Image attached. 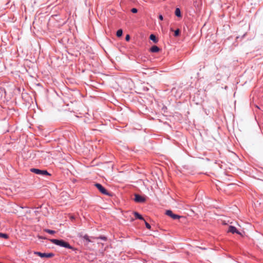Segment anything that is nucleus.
<instances>
[{"label":"nucleus","instance_id":"f257e3e1","mask_svg":"<svg viewBox=\"0 0 263 263\" xmlns=\"http://www.w3.org/2000/svg\"><path fill=\"white\" fill-rule=\"evenodd\" d=\"M50 241L54 245H56L61 247H64L65 248L71 249L72 251H75L76 252L78 250L77 249L72 247L69 244V243L64 241L63 239H50Z\"/></svg>","mask_w":263,"mask_h":263},{"label":"nucleus","instance_id":"f03ea898","mask_svg":"<svg viewBox=\"0 0 263 263\" xmlns=\"http://www.w3.org/2000/svg\"><path fill=\"white\" fill-rule=\"evenodd\" d=\"M30 171L36 174L40 175L42 176L50 175V174L46 170H41L37 168H32L30 169Z\"/></svg>","mask_w":263,"mask_h":263},{"label":"nucleus","instance_id":"7ed1b4c3","mask_svg":"<svg viewBox=\"0 0 263 263\" xmlns=\"http://www.w3.org/2000/svg\"><path fill=\"white\" fill-rule=\"evenodd\" d=\"M34 254L38 255L41 258H51L54 256V254L52 253H42L40 252H34Z\"/></svg>","mask_w":263,"mask_h":263},{"label":"nucleus","instance_id":"20e7f679","mask_svg":"<svg viewBox=\"0 0 263 263\" xmlns=\"http://www.w3.org/2000/svg\"><path fill=\"white\" fill-rule=\"evenodd\" d=\"M95 186L104 195H108V193L106 190L100 183H95Z\"/></svg>","mask_w":263,"mask_h":263},{"label":"nucleus","instance_id":"39448f33","mask_svg":"<svg viewBox=\"0 0 263 263\" xmlns=\"http://www.w3.org/2000/svg\"><path fill=\"white\" fill-rule=\"evenodd\" d=\"M166 215L171 217L173 219H177L180 218V216L178 215L174 214L171 210H167L165 212Z\"/></svg>","mask_w":263,"mask_h":263},{"label":"nucleus","instance_id":"423d86ee","mask_svg":"<svg viewBox=\"0 0 263 263\" xmlns=\"http://www.w3.org/2000/svg\"><path fill=\"white\" fill-rule=\"evenodd\" d=\"M135 201L136 202L142 203L144 202L145 201V199L143 197L138 194H135Z\"/></svg>","mask_w":263,"mask_h":263},{"label":"nucleus","instance_id":"0eeeda50","mask_svg":"<svg viewBox=\"0 0 263 263\" xmlns=\"http://www.w3.org/2000/svg\"><path fill=\"white\" fill-rule=\"evenodd\" d=\"M228 231L229 232H231L233 234L237 233V234H240V233L238 231V230L236 229V228L232 226H230L229 227V229Z\"/></svg>","mask_w":263,"mask_h":263},{"label":"nucleus","instance_id":"6e6552de","mask_svg":"<svg viewBox=\"0 0 263 263\" xmlns=\"http://www.w3.org/2000/svg\"><path fill=\"white\" fill-rule=\"evenodd\" d=\"M160 49L157 46H153L151 48V51L152 52H157L159 51Z\"/></svg>","mask_w":263,"mask_h":263},{"label":"nucleus","instance_id":"1a4fd4ad","mask_svg":"<svg viewBox=\"0 0 263 263\" xmlns=\"http://www.w3.org/2000/svg\"><path fill=\"white\" fill-rule=\"evenodd\" d=\"M134 215L135 216V217L137 219H140V220H144V218L141 215H140L139 213H138V212H134Z\"/></svg>","mask_w":263,"mask_h":263},{"label":"nucleus","instance_id":"9d476101","mask_svg":"<svg viewBox=\"0 0 263 263\" xmlns=\"http://www.w3.org/2000/svg\"><path fill=\"white\" fill-rule=\"evenodd\" d=\"M149 39L153 41L155 43H156L158 42V40H157L156 36L153 34L150 35Z\"/></svg>","mask_w":263,"mask_h":263},{"label":"nucleus","instance_id":"9b49d317","mask_svg":"<svg viewBox=\"0 0 263 263\" xmlns=\"http://www.w3.org/2000/svg\"><path fill=\"white\" fill-rule=\"evenodd\" d=\"M175 15L177 16V17H180L181 16V11H180V10L179 8H177L176 9H175Z\"/></svg>","mask_w":263,"mask_h":263},{"label":"nucleus","instance_id":"f8f14e48","mask_svg":"<svg viewBox=\"0 0 263 263\" xmlns=\"http://www.w3.org/2000/svg\"><path fill=\"white\" fill-rule=\"evenodd\" d=\"M123 31L122 29H119L117 31L116 35L118 37H121L122 35Z\"/></svg>","mask_w":263,"mask_h":263},{"label":"nucleus","instance_id":"ddd939ff","mask_svg":"<svg viewBox=\"0 0 263 263\" xmlns=\"http://www.w3.org/2000/svg\"><path fill=\"white\" fill-rule=\"evenodd\" d=\"M45 231L50 234H54L55 233L54 231L49 229H45Z\"/></svg>","mask_w":263,"mask_h":263},{"label":"nucleus","instance_id":"4468645a","mask_svg":"<svg viewBox=\"0 0 263 263\" xmlns=\"http://www.w3.org/2000/svg\"><path fill=\"white\" fill-rule=\"evenodd\" d=\"M0 237L4 238L5 239H7L8 238V236L7 234L2 233H0Z\"/></svg>","mask_w":263,"mask_h":263},{"label":"nucleus","instance_id":"2eb2a0df","mask_svg":"<svg viewBox=\"0 0 263 263\" xmlns=\"http://www.w3.org/2000/svg\"><path fill=\"white\" fill-rule=\"evenodd\" d=\"M83 238H84V240H86V241L87 242H90V239H89V236H88V235H85L83 236Z\"/></svg>","mask_w":263,"mask_h":263},{"label":"nucleus","instance_id":"dca6fc26","mask_svg":"<svg viewBox=\"0 0 263 263\" xmlns=\"http://www.w3.org/2000/svg\"><path fill=\"white\" fill-rule=\"evenodd\" d=\"M179 34H180V30H179V29H177V30H176L175 31L174 35L175 36H178L179 35Z\"/></svg>","mask_w":263,"mask_h":263},{"label":"nucleus","instance_id":"f3484780","mask_svg":"<svg viewBox=\"0 0 263 263\" xmlns=\"http://www.w3.org/2000/svg\"><path fill=\"white\" fill-rule=\"evenodd\" d=\"M96 238L97 239H100L103 240L104 241L106 240V239H107V238L105 236H99L98 237H96Z\"/></svg>","mask_w":263,"mask_h":263},{"label":"nucleus","instance_id":"a211bd4d","mask_svg":"<svg viewBox=\"0 0 263 263\" xmlns=\"http://www.w3.org/2000/svg\"><path fill=\"white\" fill-rule=\"evenodd\" d=\"M144 221L145 222V224L146 228L148 229H151V225L148 223H147L145 220Z\"/></svg>","mask_w":263,"mask_h":263},{"label":"nucleus","instance_id":"6ab92c4d","mask_svg":"<svg viewBox=\"0 0 263 263\" xmlns=\"http://www.w3.org/2000/svg\"><path fill=\"white\" fill-rule=\"evenodd\" d=\"M131 11L134 13H136L137 12L138 10L136 8H134L132 9Z\"/></svg>","mask_w":263,"mask_h":263},{"label":"nucleus","instance_id":"aec40b11","mask_svg":"<svg viewBox=\"0 0 263 263\" xmlns=\"http://www.w3.org/2000/svg\"><path fill=\"white\" fill-rule=\"evenodd\" d=\"M130 40V35L129 34H127L125 36V40L126 41H128Z\"/></svg>","mask_w":263,"mask_h":263},{"label":"nucleus","instance_id":"412c9836","mask_svg":"<svg viewBox=\"0 0 263 263\" xmlns=\"http://www.w3.org/2000/svg\"><path fill=\"white\" fill-rule=\"evenodd\" d=\"M159 18L160 20H163V16L162 15H160L159 16Z\"/></svg>","mask_w":263,"mask_h":263}]
</instances>
